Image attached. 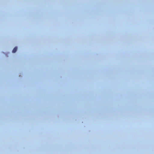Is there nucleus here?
<instances>
[{"label": "nucleus", "mask_w": 154, "mask_h": 154, "mask_svg": "<svg viewBox=\"0 0 154 154\" xmlns=\"http://www.w3.org/2000/svg\"><path fill=\"white\" fill-rule=\"evenodd\" d=\"M17 47H14L12 50V52L14 53L16 52L17 51Z\"/></svg>", "instance_id": "nucleus-1"}]
</instances>
